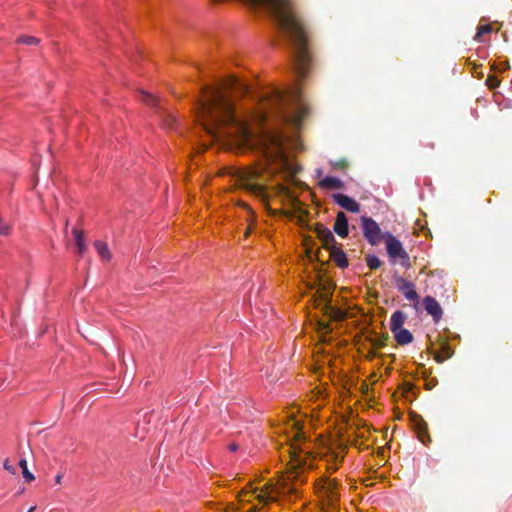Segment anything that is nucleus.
Returning <instances> with one entry per match:
<instances>
[{"instance_id":"1","label":"nucleus","mask_w":512,"mask_h":512,"mask_svg":"<svg viewBox=\"0 0 512 512\" xmlns=\"http://www.w3.org/2000/svg\"><path fill=\"white\" fill-rule=\"evenodd\" d=\"M248 92L249 87L234 77L226 79L221 85L204 86L197 102V119L213 139L228 138L247 146L259 142L264 163L241 171L238 181L243 189L267 204L269 195L266 183L269 176L277 171L289 174L297 171L288 159L281 134L265 131L256 138L247 121L237 114L230 94L243 95Z\"/></svg>"},{"instance_id":"2","label":"nucleus","mask_w":512,"mask_h":512,"mask_svg":"<svg viewBox=\"0 0 512 512\" xmlns=\"http://www.w3.org/2000/svg\"><path fill=\"white\" fill-rule=\"evenodd\" d=\"M256 5H268L275 14L280 28L294 46L296 70L304 77L309 64L307 37L301 21L291 8V0H251Z\"/></svg>"},{"instance_id":"3","label":"nucleus","mask_w":512,"mask_h":512,"mask_svg":"<svg viewBox=\"0 0 512 512\" xmlns=\"http://www.w3.org/2000/svg\"><path fill=\"white\" fill-rule=\"evenodd\" d=\"M292 433L287 436V440L290 442L288 447V453L290 457L289 461V473L293 479H296L299 475V470H303L307 466V460L302 454L308 455L306 448L302 447L304 444L305 437L300 427V423L297 420L290 419L288 421Z\"/></svg>"},{"instance_id":"4","label":"nucleus","mask_w":512,"mask_h":512,"mask_svg":"<svg viewBox=\"0 0 512 512\" xmlns=\"http://www.w3.org/2000/svg\"><path fill=\"white\" fill-rule=\"evenodd\" d=\"M280 489L277 484L272 482L265 483L261 488L252 487L249 484V489L244 488L240 494L241 501H250L253 497L263 506L275 502L278 499Z\"/></svg>"},{"instance_id":"5","label":"nucleus","mask_w":512,"mask_h":512,"mask_svg":"<svg viewBox=\"0 0 512 512\" xmlns=\"http://www.w3.org/2000/svg\"><path fill=\"white\" fill-rule=\"evenodd\" d=\"M383 240L386 245L387 255L393 264H399L405 269H409L412 266L410 256L404 249L400 240H398L390 232L383 234Z\"/></svg>"},{"instance_id":"6","label":"nucleus","mask_w":512,"mask_h":512,"mask_svg":"<svg viewBox=\"0 0 512 512\" xmlns=\"http://www.w3.org/2000/svg\"><path fill=\"white\" fill-rule=\"evenodd\" d=\"M362 233L366 241L372 245H378L383 240V234L378 223L371 217L362 216L360 218Z\"/></svg>"},{"instance_id":"7","label":"nucleus","mask_w":512,"mask_h":512,"mask_svg":"<svg viewBox=\"0 0 512 512\" xmlns=\"http://www.w3.org/2000/svg\"><path fill=\"white\" fill-rule=\"evenodd\" d=\"M393 280L398 291L401 292L408 301L414 303L415 309H418L419 295L415 290V285L397 273L393 275Z\"/></svg>"},{"instance_id":"8","label":"nucleus","mask_w":512,"mask_h":512,"mask_svg":"<svg viewBox=\"0 0 512 512\" xmlns=\"http://www.w3.org/2000/svg\"><path fill=\"white\" fill-rule=\"evenodd\" d=\"M411 423L414 430L417 433L418 439L425 445L431 442L430 435L428 433V426L424 419L418 414H411Z\"/></svg>"},{"instance_id":"9","label":"nucleus","mask_w":512,"mask_h":512,"mask_svg":"<svg viewBox=\"0 0 512 512\" xmlns=\"http://www.w3.org/2000/svg\"><path fill=\"white\" fill-rule=\"evenodd\" d=\"M314 232L319 240L322 242L323 247L329 250L332 246L336 245V240L329 228L321 223L315 224Z\"/></svg>"},{"instance_id":"10","label":"nucleus","mask_w":512,"mask_h":512,"mask_svg":"<svg viewBox=\"0 0 512 512\" xmlns=\"http://www.w3.org/2000/svg\"><path fill=\"white\" fill-rule=\"evenodd\" d=\"M422 306L425 311L432 316L435 322H438L443 315V310L439 302L432 296H426L422 300Z\"/></svg>"},{"instance_id":"11","label":"nucleus","mask_w":512,"mask_h":512,"mask_svg":"<svg viewBox=\"0 0 512 512\" xmlns=\"http://www.w3.org/2000/svg\"><path fill=\"white\" fill-rule=\"evenodd\" d=\"M333 200L335 203H337L340 207L347 210L348 212L352 213H359L360 212V204L355 201L353 198L344 195V194H333L332 195Z\"/></svg>"},{"instance_id":"12","label":"nucleus","mask_w":512,"mask_h":512,"mask_svg":"<svg viewBox=\"0 0 512 512\" xmlns=\"http://www.w3.org/2000/svg\"><path fill=\"white\" fill-rule=\"evenodd\" d=\"M289 96L278 89H272L267 95V106L273 109H282L288 101Z\"/></svg>"},{"instance_id":"13","label":"nucleus","mask_w":512,"mask_h":512,"mask_svg":"<svg viewBox=\"0 0 512 512\" xmlns=\"http://www.w3.org/2000/svg\"><path fill=\"white\" fill-rule=\"evenodd\" d=\"M334 232L341 238H345L349 234L348 218L343 211H339L336 215L333 226Z\"/></svg>"},{"instance_id":"14","label":"nucleus","mask_w":512,"mask_h":512,"mask_svg":"<svg viewBox=\"0 0 512 512\" xmlns=\"http://www.w3.org/2000/svg\"><path fill=\"white\" fill-rule=\"evenodd\" d=\"M328 251L330 252V258L335 262V264L339 268L344 269V268L348 267V265H349L348 259L346 257V254L344 253V251L341 248L334 245Z\"/></svg>"},{"instance_id":"15","label":"nucleus","mask_w":512,"mask_h":512,"mask_svg":"<svg viewBox=\"0 0 512 512\" xmlns=\"http://www.w3.org/2000/svg\"><path fill=\"white\" fill-rule=\"evenodd\" d=\"M407 319V315L398 310V311H395L392 315H391V318H390V329L391 331H396V330H399L401 328H403V324L405 323Z\"/></svg>"},{"instance_id":"16","label":"nucleus","mask_w":512,"mask_h":512,"mask_svg":"<svg viewBox=\"0 0 512 512\" xmlns=\"http://www.w3.org/2000/svg\"><path fill=\"white\" fill-rule=\"evenodd\" d=\"M393 334L396 342L400 345H407L413 341L412 333L405 328L393 331Z\"/></svg>"},{"instance_id":"17","label":"nucleus","mask_w":512,"mask_h":512,"mask_svg":"<svg viewBox=\"0 0 512 512\" xmlns=\"http://www.w3.org/2000/svg\"><path fill=\"white\" fill-rule=\"evenodd\" d=\"M319 186L324 189H342L344 184L339 178L327 176L319 182Z\"/></svg>"},{"instance_id":"18","label":"nucleus","mask_w":512,"mask_h":512,"mask_svg":"<svg viewBox=\"0 0 512 512\" xmlns=\"http://www.w3.org/2000/svg\"><path fill=\"white\" fill-rule=\"evenodd\" d=\"M94 247L98 253V255L105 261H109L111 259V253H110V250L108 248V245L101 241V240H96L94 242Z\"/></svg>"},{"instance_id":"19","label":"nucleus","mask_w":512,"mask_h":512,"mask_svg":"<svg viewBox=\"0 0 512 512\" xmlns=\"http://www.w3.org/2000/svg\"><path fill=\"white\" fill-rule=\"evenodd\" d=\"M72 233H73L74 238H75V244H76V246L78 248V253L80 255H82L86 251V244H85L83 232L81 230H78V229L74 228L72 230Z\"/></svg>"},{"instance_id":"20","label":"nucleus","mask_w":512,"mask_h":512,"mask_svg":"<svg viewBox=\"0 0 512 512\" xmlns=\"http://www.w3.org/2000/svg\"><path fill=\"white\" fill-rule=\"evenodd\" d=\"M337 483L336 481H329L326 487V493L327 497L329 498L330 502L337 501L338 494H337Z\"/></svg>"},{"instance_id":"21","label":"nucleus","mask_w":512,"mask_h":512,"mask_svg":"<svg viewBox=\"0 0 512 512\" xmlns=\"http://www.w3.org/2000/svg\"><path fill=\"white\" fill-rule=\"evenodd\" d=\"M19 466L22 469V474L26 482H32L35 477L34 475L28 470L27 467V461L25 459H21L19 461Z\"/></svg>"},{"instance_id":"22","label":"nucleus","mask_w":512,"mask_h":512,"mask_svg":"<svg viewBox=\"0 0 512 512\" xmlns=\"http://www.w3.org/2000/svg\"><path fill=\"white\" fill-rule=\"evenodd\" d=\"M17 43L25 44V45H38L40 43V39L34 36L22 35L17 38Z\"/></svg>"},{"instance_id":"23","label":"nucleus","mask_w":512,"mask_h":512,"mask_svg":"<svg viewBox=\"0 0 512 512\" xmlns=\"http://www.w3.org/2000/svg\"><path fill=\"white\" fill-rule=\"evenodd\" d=\"M366 264L371 270H375L381 266L382 262L377 256L368 255L366 257Z\"/></svg>"},{"instance_id":"24","label":"nucleus","mask_w":512,"mask_h":512,"mask_svg":"<svg viewBox=\"0 0 512 512\" xmlns=\"http://www.w3.org/2000/svg\"><path fill=\"white\" fill-rule=\"evenodd\" d=\"M320 298H321V301L324 303V309H325V312L327 314H332L334 313V308L331 306L330 302H331V299H330V295L327 294V293H322L320 295Z\"/></svg>"},{"instance_id":"25","label":"nucleus","mask_w":512,"mask_h":512,"mask_svg":"<svg viewBox=\"0 0 512 512\" xmlns=\"http://www.w3.org/2000/svg\"><path fill=\"white\" fill-rule=\"evenodd\" d=\"M11 233V225L0 216V236H8Z\"/></svg>"},{"instance_id":"26","label":"nucleus","mask_w":512,"mask_h":512,"mask_svg":"<svg viewBox=\"0 0 512 512\" xmlns=\"http://www.w3.org/2000/svg\"><path fill=\"white\" fill-rule=\"evenodd\" d=\"M142 100L148 105L158 106V100L148 93L142 92Z\"/></svg>"},{"instance_id":"27","label":"nucleus","mask_w":512,"mask_h":512,"mask_svg":"<svg viewBox=\"0 0 512 512\" xmlns=\"http://www.w3.org/2000/svg\"><path fill=\"white\" fill-rule=\"evenodd\" d=\"M331 166L334 168V169H346L348 167V162L346 159L342 158V159H339L337 161H331L330 162Z\"/></svg>"},{"instance_id":"28","label":"nucleus","mask_w":512,"mask_h":512,"mask_svg":"<svg viewBox=\"0 0 512 512\" xmlns=\"http://www.w3.org/2000/svg\"><path fill=\"white\" fill-rule=\"evenodd\" d=\"M452 355V351L450 350V348H445V354L442 355L440 353H436L435 354V360L438 362V363H442L444 362L446 359L450 358Z\"/></svg>"},{"instance_id":"29","label":"nucleus","mask_w":512,"mask_h":512,"mask_svg":"<svg viewBox=\"0 0 512 512\" xmlns=\"http://www.w3.org/2000/svg\"><path fill=\"white\" fill-rule=\"evenodd\" d=\"M164 125L167 127V128H173L174 124L176 123V117L171 114V113H167L165 116H164Z\"/></svg>"},{"instance_id":"30","label":"nucleus","mask_w":512,"mask_h":512,"mask_svg":"<svg viewBox=\"0 0 512 512\" xmlns=\"http://www.w3.org/2000/svg\"><path fill=\"white\" fill-rule=\"evenodd\" d=\"M491 31L492 27L489 24L479 26L477 29L475 39L478 40L483 34L490 33Z\"/></svg>"},{"instance_id":"31","label":"nucleus","mask_w":512,"mask_h":512,"mask_svg":"<svg viewBox=\"0 0 512 512\" xmlns=\"http://www.w3.org/2000/svg\"><path fill=\"white\" fill-rule=\"evenodd\" d=\"M331 459H332L333 463L329 466V468L333 469L334 471H336L337 468H338V464L341 463L342 460H343V456H339L336 453H332Z\"/></svg>"},{"instance_id":"32","label":"nucleus","mask_w":512,"mask_h":512,"mask_svg":"<svg viewBox=\"0 0 512 512\" xmlns=\"http://www.w3.org/2000/svg\"><path fill=\"white\" fill-rule=\"evenodd\" d=\"M489 88L494 89L500 85V80L495 76H489L486 80Z\"/></svg>"},{"instance_id":"33","label":"nucleus","mask_w":512,"mask_h":512,"mask_svg":"<svg viewBox=\"0 0 512 512\" xmlns=\"http://www.w3.org/2000/svg\"><path fill=\"white\" fill-rule=\"evenodd\" d=\"M3 468L11 474H16V468L10 463V460L6 458L3 462Z\"/></svg>"},{"instance_id":"34","label":"nucleus","mask_w":512,"mask_h":512,"mask_svg":"<svg viewBox=\"0 0 512 512\" xmlns=\"http://www.w3.org/2000/svg\"><path fill=\"white\" fill-rule=\"evenodd\" d=\"M228 449L231 451V452H235L238 450V445L236 443H231L229 446H228Z\"/></svg>"},{"instance_id":"35","label":"nucleus","mask_w":512,"mask_h":512,"mask_svg":"<svg viewBox=\"0 0 512 512\" xmlns=\"http://www.w3.org/2000/svg\"><path fill=\"white\" fill-rule=\"evenodd\" d=\"M63 478V475L62 474H57L56 477H55V482L57 484H60L61 483V480Z\"/></svg>"},{"instance_id":"36","label":"nucleus","mask_w":512,"mask_h":512,"mask_svg":"<svg viewBox=\"0 0 512 512\" xmlns=\"http://www.w3.org/2000/svg\"><path fill=\"white\" fill-rule=\"evenodd\" d=\"M36 509V506H32L27 512H34Z\"/></svg>"},{"instance_id":"37","label":"nucleus","mask_w":512,"mask_h":512,"mask_svg":"<svg viewBox=\"0 0 512 512\" xmlns=\"http://www.w3.org/2000/svg\"><path fill=\"white\" fill-rule=\"evenodd\" d=\"M374 345H375V346H379V345H382V342H380V341H377V342H375V343H374Z\"/></svg>"},{"instance_id":"38","label":"nucleus","mask_w":512,"mask_h":512,"mask_svg":"<svg viewBox=\"0 0 512 512\" xmlns=\"http://www.w3.org/2000/svg\"><path fill=\"white\" fill-rule=\"evenodd\" d=\"M503 37H504V41H507V36H506V34H504V35H503Z\"/></svg>"},{"instance_id":"39","label":"nucleus","mask_w":512,"mask_h":512,"mask_svg":"<svg viewBox=\"0 0 512 512\" xmlns=\"http://www.w3.org/2000/svg\"><path fill=\"white\" fill-rule=\"evenodd\" d=\"M250 230L247 229L245 235L247 236L249 234Z\"/></svg>"}]
</instances>
